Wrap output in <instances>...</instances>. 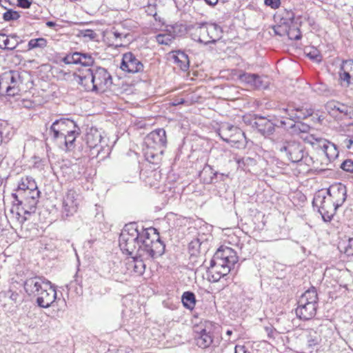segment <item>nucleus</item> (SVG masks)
Masks as SVG:
<instances>
[{
	"label": "nucleus",
	"instance_id": "1",
	"mask_svg": "<svg viewBox=\"0 0 353 353\" xmlns=\"http://www.w3.org/2000/svg\"><path fill=\"white\" fill-rule=\"evenodd\" d=\"M119 247L123 253L139 254L145 259H155L165 252V245L155 229H144L136 223L126 224L119 236Z\"/></svg>",
	"mask_w": 353,
	"mask_h": 353
},
{
	"label": "nucleus",
	"instance_id": "2",
	"mask_svg": "<svg viewBox=\"0 0 353 353\" xmlns=\"http://www.w3.org/2000/svg\"><path fill=\"white\" fill-rule=\"evenodd\" d=\"M238 261L236 252L229 247L219 248L210 261L207 276L210 282H217L228 275Z\"/></svg>",
	"mask_w": 353,
	"mask_h": 353
},
{
	"label": "nucleus",
	"instance_id": "3",
	"mask_svg": "<svg viewBox=\"0 0 353 353\" xmlns=\"http://www.w3.org/2000/svg\"><path fill=\"white\" fill-rule=\"evenodd\" d=\"M143 148L145 159L151 163H157L166 146L167 137L164 129L159 128L152 131L145 138Z\"/></svg>",
	"mask_w": 353,
	"mask_h": 353
},
{
	"label": "nucleus",
	"instance_id": "4",
	"mask_svg": "<svg viewBox=\"0 0 353 353\" xmlns=\"http://www.w3.org/2000/svg\"><path fill=\"white\" fill-rule=\"evenodd\" d=\"M185 29L190 32L194 41L205 45L214 43L221 37V28L215 23H195L188 25Z\"/></svg>",
	"mask_w": 353,
	"mask_h": 353
},
{
	"label": "nucleus",
	"instance_id": "5",
	"mask_svg": "<svg viewBox=\"0 0 353 353\" xmlns=\"http://www.w3.org/2000/svg\"><path fill=\"white\" fill-rule=\"evenodd\" d=\"M276 149L293 163H300L310 167L314 163L313 159L308 155L305 146L300 142L290 141L276 143Z\"/></svg>",
	"mask_w": 353,
	"mask_h": 353
},
{
	"label": "nucleus",
	"instance_id": "6",
	"mask_svg": "<svg viewBox=\"0 0 353 353\" xmlns=\"http://www.w3.org/2000/svg\"><path fill=\"white\" fill-rule=\"evenodd\" d=\"M40 191L38 188L32 190H27L24 192L19 190L12 194L14 199V205L16 206L17 214L21 215H30L34 213L39 202Z\"/></svg>",
	"mask_w": 353,
	"mask_h": 353
},
{
	"label": "nucleus",
	"instance_id": "7",
	"mask_svg": "<svg viewBox=\"0 0 353 353\" xmlns=\"http://www.w3.org/2000/svg\"><path fill=\"white\" fill-rule=\"evenodd\" d=\"M317 302L316 290L311 287L300 297L296 309V316L305 321L312 319L316 314Z\"/></svg>",
	"mask_w": 353,
	"mask_h": 353
},
{
	"label": "nucleus",
	"instance_id": "8",
	"mask_svg": "<svg viewBox=\"0 0 353 353\" xmlns=\"http://www.w3.org/2000/svg\"><path fill=\"white\" fill-rule=\"evenodd\" d=\"M304 140L310 143L314 149L322 150L330 161L334 160L339 156L336 145L327 139L317 137L314 134H307Z\"/></svg>",
	"mask_w": 353,
	"mask_h": 353
},
{
	"label": "nucleus",
	"instance_id": "9",
	"mask_svg": "<svg viewBox=\"0 0 353 353\" xmlns=\"http://www.w3.org/2000/svg\"><path fill=\"white\" fill-rule=\"evenodd\" d=\"M312 204L318 208L319 213L325 222L331 221L338 208L330 197L321 192L315 194Z\"/></svg>",
	"mask_w": 353,
	"mask_h": 353
},
{
	"label": "nucleus",
	"instance_id": "10",
	"mask_svg": "<svg viewBox=\"0 0 353 353\" xmlns=\"http://www.w3.org/2000/svg\"><path fill=\"white\" fill-rule=\"evenodd\" d=\"M92 68V81L94 85V92L103 93L110 88L112 84V77L107 69L100 66Z\"/></svg>",
	"mask_w": 353,
	"mask_h": 353
},
{
	"label": "nucleus",
	"instance_id": "11",
	"mask_svg": "<svg viewBox=\"0 0 353 353\" xmlns=\"http://www.w3.org/2000/svg\"><path fill=\"white\" fill-rule=\"evenodd\" d=\"M22 79L19 71L10 70L3 74L0 79V88H5L6 94L14 97L20 92Z\"/></svg>",
	"mask_w": 353,
	"mask_h": 353
},
{
	"label": "nucleus",
	"instance_id": "12",
	"mask_svg": "<svg viewBox=\"0 0 353 353\" xmlns=\"http://www.w3.org/2000/svg\"><path fill=\"white\" fill-rule=\"evenodd\" d=\"M194 340L195 344L201 349L209 347L213 342L212 324L209 322L201 323L194 328Z\"/></svg>",
	"mask_w": 353,
	"mask_h": 353
},
{
	"label": "nucleus",
	"instance_id": "13",
	"mask_svg": "<svg viewBox=\"0 0 353 353\" xmlns=\"http://www.w3.org/2000/svg\"><path fill=\"white\" fill-rule=\"evenodd\" d=\"M78 127L77 123L68 118H61L54 121L50 128V134L57 140H61L69 132Z\"/></svg>",
	"mask_w": 353,
	"mask_h": 353
},
{
	"label": "nucleus",
	"instance_id": "14",
	"mask_svg": "<svg viewBox=\"0 0 353 353\" xmlns=\"http://www.w3.org/2000/svg\"><path fill=\"white\" fill-rule=\"evenodd\" d=\"M217 133L227 143H239L245 137L244 132L239 128L229 123H221Z\"/></svg>",
	"mask_w": 353,
	"mask_h": 353
},
{
	"label": "nucleus",
	"instance_id": "15",
	"mask_svg": "<svg viewBox=\"0 0 353 353\" xmlns=\"http://www.w3.org/2000/svg\"><path fill=\"white\" fill-rule=\"evenodd\" d=\"M34 296H37L36 303L42 308H48L52 305L57 299L55 287L50 281L46 282L41 291Z\"/></svg>",
	"mask_w": 353,
	"mask_h": 353
},
{
	"label": "nucleus",
	"instance_id": "16",
	"mask_svg": "<svg viewBox=\"0 0 353 353\" xmlns=\"http://www.w3.org/2000/svg\"><path fill=\"white\" fill-rule=\"evenodd\" d=\"M80 203L79 194L73 189L68 190L63 196L61 212L65 216L74 215L78 210Z\"/></svg>",
	"mask_w": 353,
	"mask_h": 353
},
{
	"label": "nucleus",
	"instance_id": "17",
	"mask_svg": "<svg viewBox=\"0 0 353 353\" xmlns=\"http://www.w3.org/2000/svg\"><path fill=\"white\" fill-rule=\"evenodd\" d=\"M85 141L88 146L90 148V154L92 156V158L98 157L105 150L101 145V134L97 128H92L87 132Z\"/></svg>",
	"mask_w": 353,
	"mask_h": 353
},
{
	"label": "nucleus",
	"instance_id": "18",
	"mask_svg": "<svg viewBox=\"0 0 353 353\" xmlns=\"http://www.w3.org/2000/svg\"><path fill=\"white\" fill-rule=\"evenodd\" d=\"M325 109L329 114L343 119L353 118V107L337 101H328Z\"/></svg>",
	"mask_w": 353,
	"mask_h": 353
},
{
	"label": "nucleus",
	"instance_id": "19",
	"mask_svg": "<svg viewBox=\"0 0 353 353\" xmlns=\"http://www.w3.org/2000/svg\"><path fill=\"white\" fill-rule=\"evenodd\" d=\"M120 68L128 73H137L143 70V64L132 52H128L123 54Z\"/></svg>",
	"mask_w": 353,
	"mask_h": 353
},
{
	"label": "nucleus",
	"instance_id": "20",
	"mask_svg": "<svg viewBox=\"0 0 353 353\" xmlns=\"http://www.w3.org/2000/svg\"><path fill=\"white\" fill-rule=\"evenodd\" d=\"M326 192L337 208L341 206L347 199L346 186L341 183L332 184Z\"/></svg>",
	"mask_w": 353,
	"mask_h": 353
},
{
	"label": "nucleus",
	"instance_id": "21",
	"mask_svg": "<svg viewBox=\"0 0 353 353\" xmlns=\"http://www.w3.org/2000/svg\"><path fill=\"white\" fill-rule=\"evenodd\" d=\"M63 61L65 64H81L83 66H91L94 63V58L90 54L75 52L67 54Z\"/></svg>",
	"mask_w": 353,
	"mask_h": 353
},
{
	"label": "nucleus",
	"instance_id": "22",
	"mask_svg": "<svg viewBox=\"0 0 353 353\" xmlns=\"http://www.w3.org/2000/svg\"><path fill=\"white\" fill-rule=\"evenodd\" d=\"M92 68L80 71L79 74H73V80L81 85L84 90L94 92V85L92 81Z\"/></svg>",
	"mask_w": 353,
	"mask_h": 353
},
{
	"label": "nucleus",
	"instance_id": "23",
	"mask_svg": "<svg viewBox=\"0 0 353 353\" xmlns=\"http://www.w3.org/2000/svg\"><path fill=\"white\" fill-rule=\"evenodd\" d=\"M252 127L256 128L259 132L265 137L270 136L274 132L275 125L263 117L256 116L254 120L251 122Z\"/></svg>",
	"mask_w": 353,
	"mask_h": 353
},
{
	"label": "nucleus",
	"instance_id": "24",
	"mask_svg": "<svg viewBox=\"0 0 353 353\" xmlns=\"http://www.w3.org/2000/svg\"><path fill=\"white\" fill-rule=\"evenodd\" d=\"M47 281V279L39 276L27 279L23 283L24 290L29 296H35L39 292V290H42Z\"/></svg>",
	"mask_w": 353,
	"mask_h": 353
},
{
	"label": "nucleus",
	"instance_id": "25",
	"mask_svg": "<svg viewBox=\"0 0 353 353\" xmlns=\"http://www.w3.org/2000/svg\"><path fill=\"white\" fill-rule=\"evenodd\" d=\"M339 76L341 80L346 85L353 84V60H346L343 62Z\"/></svg>",
	"mask_w": 353,
	"mask_h": 353
},
{
	"label": "nucleus",
	"instance_id": "26",
	"mask_svg": "<svg viewBox=\"0 0 353 353\" xmlns=\"http://www.w3.org/2000/svg\"><path fill=\"white\" fill-rule=\"evenodd\" d=\"M219 176L223 177V174L215 171L210 165H205L199 173L201 179L206 184L216 183Z\"/></svg>",
	"mask_w": 353,
	"mask_h": 353
},
{
	"label": "nucleus",
	"instance_id": "27",
	"mask_svg": "<svg viewBox=\"0 0 353 353\" xmlns=\"http://www.w3.org/2000/svg\"><path fill=\"white\" fill-rule=\"evenodd\" d=\"M151 259H145L139 254H134L132 260L128 263V269L131 270L137 275H142L145 270L144 260H150Z\"/></svg>",
	"mask_w": 353,
	"mask_h": 353
},
{
	"label": "nucleus",
	"instance_id": "28",
	"mask_svg": "<svg viewBox=\"0 0 353 353\" xmlns=\"http://www.w3.org/2000/svg\"><path fill=\"white\" fill-rule=\"evenodd\" d=\"M178 26H172V30H168L167 32L159 34L156 36V41L161 45H170L176 36V29Z\"/></svg>",
	"mask_w": 353,
	"mask_h": 353
},
{
	"label": "nucleus",
	"instance_id": "29",
	"mask_svg": "<svg viewBox=\"0 0 353 353\" xmlns=\"http://www.w3.org/2000/svg\"><path fill=\"white\" fill-rule=\"evenodd\" d=\"M65 137L59 140L60 143H64L67 150H71L74 148V141L80 134V128L77 127L72 131H69Z\"/></svg>",
	"mask_w": 353,
	"mask_h": 353
},
{
	"label": "nucleus",
	"instance_id": "30",
	"mask_svg": "<svg viewBox=\"0 0 353 353\" xmlns=\"http://www.w3.org/2000/svg\"><path fill=\"white\" fill-rule=\"evenodd\" d=\"M172 58L183 71H186L189 68V59L185 52L179 51Z\"/></svg>",
	"mask_w": 353,
	"mask_h": 353
},
{
	"label": "nucleus",
	"instance_id": "31",
	"mask_svg": "<svg viewBox=\"0 0 353 353\" xmlns=\"http://www.w3.org/2000/svg\"><path fill=\"white\" fill-rule=\"evenodd\" d=\"M37 187V183L35 181L32 179V177H22L21 179V181L19 182L17 188L16 190V192H18L19 190H22V192H24L28 189L30 190H32V188L35 189V188Z\"/></svg>",
	"mask_w": 353,
	"mask_h": 353
},
{
	"label": "nucleus",
	"instance_id": "32",
	"mask_svg": "<svg viewBox=\"0 0 353 353\" xmlns=\"http://www.w3.org/2000/svg\"><path fill=\"white\" fill-rule=\"evenodd\" d=\"M181 301L183 306L192 310L196 305V296L195 294L190 291H187L183 293L181 296Z\"/></svg>",
	"mask_w": 353,
	"mask_h": 353
},
{
	"label": "nucleus",
	"instance_id": "33",
	"mask_svg": "<svg viewBox=\"0 0 353 353\" xmlns=\"http://www.w3.org/2000/svg\"><path fill=\"white\" fill-rule=\"evenodd\" d=\"M294 18V14L291 13L289 17V21H283L281 24L274 27V33L281 37L285 34L287 35L289 24H292L293 23Z\"/></svg>",
	"mask_w": 353,
	"mask_h": 353
},
{
	"label": "nucleus",
	"instance_id": "34",
	"mask_svg": "<svg viewBox=\"0 0 353 353\" xmlns=\"http://www.w3.org/2000/svg\"><path fill=\"white\" fill-rule=\"evenodd\" d=\"M47 46V40L44 38H37L30 39L28 42V50L40 48H43Z\"/></svg>",
	"mask_w": 353,
	"mask_h": 353
},
{
	"label": "nucleus",
	"instance_id": "35",
	"mask_svg": "<svg viewBox=\"0 0 353 353\" xmlns=\"http://www.w3.org/2000/svg\"><path fill=\"white\" fill-rule=\"evenodd\" d=\"M280 124H281V127H284L287 130L290 129L292 133L296 134H299V133H301V131H299V128L301 127L299 125L301 124V121L299 120H297L296 122L289 123V125H288V126H287L286 121L281 120Z\"/></svg>",
	"mask_w": 353,
	"mask_h": 353
},
{
	"label": "nucleus",
	"instance_id": "36",
	"mask_svg": "<svg viewBox=\"0 0 353 353\" xmlns=\"http://www.w3.org/2000/svg\"><path fill=\"white\" fill-rule=\"evenodd\" d=\"M288 37L290 40H299L301 38V33L299 28L289 24Z\"/></svg>",
	"mask_w": 353,
	"mask_h": 353
},
{
	"label": "nucleus",
	"instance_id": "37",
	"mask_svg": "<svg viewBox=\"0 0 353 353\" xmlns=\"http://www.w3.org/2000/svg\"><path fill=\"white\" fill-rule=\"evenodd\" d=\"M3 38L2 45H0V48L6 50H14L17 46V41L16 40L10 39L8 37H6L5 34H2Z\"/></svg>",
	"mask_w": 353,
	"mask_h": 353
},
{
	"label": "nucleus",
	"instance_id": "38",
	"mask_svg": "<svg viewBox=\"0 0 353 353\" xmlns=\"http://www.w3.org/2000/svg\"><path fill=\"white\" fill-rule=\"evenodd\" d=\"M298 116H297V120H302L307 118L310 116H312L314 113V110L312 108H304L303 107L301 108H296Z\"/></svg>",
	"mask_w": 353,
	"mask_h": 353
},
{
	"label": "nucleus",
	"instance_id": "39",
	"mask_svg": "<svg viewBox=\"0 0 353 353\" xmlns=\"http://www.w3.org/2000/svg\"><path fill=\"white\" fill-rule=\"evenodd\" d=\"M255 77V81L253 83L252 88L256 89H265L268 88V82L265 81L262 77L256 74Z\"/></svg>",
	"mask_w": 353,
	"mask_h": 353
},
{
	"label": "nucleus",
	"instance_id": "40",
	"mask_svg": "<svg viewBox=\"0 0 353 353\" xmlns=\"http://www.w3.org/2000/svg\"><path fill=\"white\" fill-rule=\"evenodd\" d=\"M283 110L286 112L288 117H286L287 126L289 125V123H294L297 121V116L298 112L296 108L294 110H289L288 109H283Z\"/></svg>",
	"mask_w": 353,
	"mask_h": 353
},
{
	"label": "nucleus",
	"instance_id": "41",
	"mask_svg": "<svg viewBox=\"0 0 353 353\" xmlns=\"http://www.w3.org/2000/svg\"><path fill=\"white\" fill-rule=\"evenodd\" d=\"M313 90L319 94L327 95L329 93V89L326 84L323 83H316L313 85Z\"/></svg>",
	"mask_w": 353,
	"mask_h": 353
},
{
	"label": "nucleus",
	"instance_id": "42",
	"mask_svg": "<svg viewBox=\"0 0 353 353\" xmlns=\"http://www.w3.org/2000/svg\"><path fill=\"white\" fill-rule=\"evenodd\" d=\"M201 243L199 239L192 240L188 245L189 250L192 255H195L199 252Z\"/></svg>",
	"mask_w": 353,
	"mask_h": 353
},
{
	"label": "nucleus",
	"instance_id": "43",
	"mask_svg": "<svg viewBox=\"0 0 353 353\" xmlns=\"http://www.w3.org/2000/svg\"><path fill=\"white\" fill-rule=\"evenodd\" d=\"M20 17V14L17 11L8 10L3 13V19L6 21H14Z\"/></svg>",
	"mask_w": 353,
	"mask_h": 353
},
{
	"label": "nucleus",
	"instance_id": "44",
	"mask_svg": "<svg viewBox=\"0 0 353 353\" xmlns=\"http://www.w3.org/2000/svg\"><path fill=\"white\" fill-rule=\"evenodd\" d=\"M255 74H256L243 73V74L240 75L239 79L242 82H244L250 86L252 87L253 83L256 78Z\"/></svg>",
	"mask_w": 353,
	"mask_h": 353
},
{
	"label": "nucleus",
	"instance_id": "45",
	"mask_svg": "<svg viewBox=\"0 0 353 353\" xmlns=\"http://www.w3.org/2000/svg\"><path fill=\"white\" fill-rule=\"evenodd\" d=\"M307 56L312 60L320 61L321 59L319 52L315 48H310L305 50Z\"/></svg>",
	"mask_w": 353,
	"mask_h": 353
},
{
	"label": "nucleus",
	"instance_id": "46",
	"mask_svg": "<svg viewBox=\"0 0 353 353\" xmlns=\"http://www.w3.org/2000/svg\"><path fill=\"white\" fill-rule=\"evenodd\" d=\"M5 296L8 297L10 300H12L14 303H17L20 302V295L16 291H13L10 289L5 292Z\"/></svg>",
	"mask_w": 353,
	"mask_h": 353
},
{
	"label": "nucleus",
	"instance_id": "47",
	"mask_svg": "<svg viewBox=\"0 0 353 353\" xmlns=\"http://www.w3.org/2000/svg\"><path fill=\"white\" fill-rule=\"evenodd\" d=\"M341 168L345 172H353V161L346 159L341 164Z\"/></svg>",
	"mask_w": 353,
	"mask_h": 353
},
{
	"label": "nucleus",
	"instance_id": "48",
	"mask_svg": "<svg viewBox=\"0 0 353 353\" xmlns=\"http://www.w3.org/2000/svg\"><path fill=\"white\" fill-rule=\"evenodd\" d=\"M264 3L272 9H277L281 6V0H265Z\"/></svg>",
	"mask_w": 353,
	"mask_h": 353
},
{
	"label": "nucleus",
	"instance_id": "49",
	"mask_svg": "<svg viewBox=\"0 0 353 353\" xmlns=\"http://www.w3.org/2000/svg\"><path fill=\"white\" fill-rule=\"evenodd\" d=\"M82 35L84 38H88L90 40H93L96 38L97 34L92 30H85L82 32Z\"/></svg>",
	"mask_w": 353,
	"mask_h": 353
},
{
	"label": "nucleus",
	"instance_id": "50",
	"mask_svg": "<svg viewBox=\"0 0 353 353\" xmlns=\"http://www.w3.org/2000/svg\"><path fill=\"white\" fill-rule=\"evenodd\" d=\"M345 253L348 256H353V238L348 240V243L345 248Z\"/></svg>",
	"mask_w": 353,
	"mask_h": 353
},
{
	"label": "nucleus",
	"instance_id": "51",
	"mask_svg": "<svg viewBox=\"0 0 353 353\" xmlns=\"http://www.w3.org/2000/svg\"><path fill=\"white\" fill-rule=\"evenodd\" d=\"M343 144L344 146H345L347 149L353 150V137H346L343 141Z\"/></svg>",
	"mask_w": 353,
	"mask_h": 353
},
{
	"label": "nucleus",
	"instance_id": "52",
	"mask_svg": "<svg viewBox=\"0 0 353 353\" xmlns=\"http://www.w3.org/2000/svg\"><path fill=\"white\" fill-rule=\"evenodd\" d=\"M31 3L29 0H17V5L22 8H29Z\"/></svg>",
	"mask_w": 353,
	"mask_h": 353
},
{
	"label": "nucleus",
	"instance_id": "53",
	"mask_svg": "<svg viewBox=\"0 0 353 353\" xmlns=\"http://www.w3.org/2000/svg\"><path fill=\"white\" fill-rule=\"evenodd\" d=\"M299 125L301 126L299 128V131H301V132H308V130L310 128V125H308L301 121V124Z\"/></svg>",
	"mask_w": 353,
	"mask_h": 353
},
{
	"label": "nucleus",
	"instance_id": "54",
	"mask_svg": "<svg viewBox=\"0 0 353 353\" xmlns=\"http://www.w3.org/2000/svg\"><path fill=\"white\" fill-rule=\"evenodd\" d=\"M210 6H215L219 0H204Z\"/></svg>",
	"mask_w": 353,
	"mask_h": 353
},
{
	"label": "nucleus",
	"instance_id": "55",
	"mask_svg": "<svg viewBox=\"0 0 353 353\" xmlns=\"http://www.w3.org/2000/svg\"><path fill=\"white\" fill-rule=\"evenodd\" d=\"M46 26L48 28H54L57 26V23L54 21H48L46 22Z\"/></svg>",
	"mask_w": 353,
	"mask_h": 353
},
{
	"label": "nucleus",
	"instance_id": "56",
	"mask_svg": "<svg viewBox=\"0 0 353 353\" xmlns=\"http://www.w3.org/2000/svg\"><path fill=\"white\" fill-rule=\"evenodd\" d=\"M113 35H114V38L117 39L121 38L122 36V34L118 32L117 31H115L113 32Z\"/></svg>",
	"mask_w": 353,
	"mask_h": 353
},
{
	"label": "nucleus",
	"instance_id": "57",
	"mask_svg": "<svg viewBox=\"0 0 353 353\" xmlns=\"http://www.w3.org/2000/svg\"><path fill=\"white\" fill-rule=\"evenodd\" d=\"M232 332L231 330H228V331L226 332V334H227L228 335H231V334H232Z\"/></svg>",
	"mask_w": 353,
	"mask_h": 353
},
{
	"label": "nucleus",
	"instance_id": "58",
	"mask_svg": "<svg viewBox=\"0 0 353 353\" xmlns=\"http://www.w3.org/2000/svg\"><path fill=\"white\" fill-rule=\"evenodd\" d=\"M108 151H109V148H106V150H105V153H106V154H108Z\"/></svg>",
	"mask_w": 353,
	"mask_h": 353
},
{
	"label": "nucleus",
	"instance_id": "59",
	"mask_svg": "<svg viewBox=\"0 0 353 353\" xmlns=\"http://www.w3.org/2000/svg\"><path fill=\"white\" fill-rule=\"evenodd\" d=\"M184 101L181 100V101L179 103H183Z\"/></svg>",
	"mask_w": 353,
	"mask_h": 353
},
{
	"label": "nucleus",
	"instance_id": "60",
	"mask_svg": "<svg viewBox=\"0 0 353 353\" xmlns=\"http://www.w3.org/2000/svg\"><path fill=\"white\" fill-rule=\"evenodd\" d=\"M105 157V155H103V156L101 157V159H103Z\"/></svg>",
	"mask_w": 353,
	"mask_h": 353
}]
</instances>
